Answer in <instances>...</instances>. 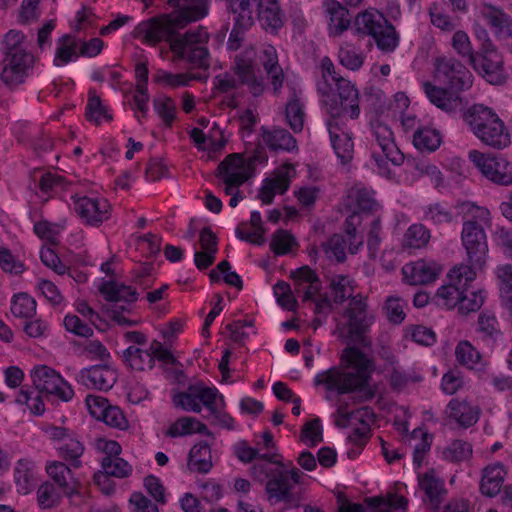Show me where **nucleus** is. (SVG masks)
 Wrapping results in <instances>:
<instances>
[{
    "mask_svg": "<svg viewBox=\"0 0 512 512\" xmlns=\"http://www.w3.org/2000/svg\"><path fill=\"white\" fill-rule=\"evenodd\" d=\"M85 115L88 121L94 122L96 125L100 124L101 117L107 121L112 120V115L108 113L107 109L103 106L100 97L93 90L89 91Z\"/></svg>",
    "mask_w": 512,
    "mask_h": 512,
    "instance_id": "37998d69",
    "label": "nucleus"
},
{
    "mask_svg": "<svg viewBox=\"0 0 512 512\" xmlns=\"http://www.w3.org/2000/svg\"><path fill=\"white\" fill-rule=\"evenodd\" d=\"M84 453V446L76 439H68L60 448L59 456L70 463L73 468H79L81 466L80 457Z\"/></svg>",
    "mask_w": 512,
    "mask_h": 512,
    "instance_id": "a18cd8bd",
    "label": "nucleus"
},
{
    "mask_svg": "<svg viewBox=\"0 0 512 512\" xmlns=\"http://www.w3.org/2000/svg\"><path fill=\"white\" fill-rule=\"evenodd\" d=\"M498 278L502 281V297L512 310V266L504 265L497 269Z\"/></svg>",
    "mask_w": 512,
    "mask_h": 512,
    "instance_id": "774afa93",
    "label": "nucleus"
},
{
    "mask_svg": "<svg viewBox=\"0 0 512 512\" xmlns=\"http://www.w3.org/2000/svg\"><path fill=\"white\" fill-rule=\"evenodd\" d=\"M327 12L330 15L329 31L332 36H340L348 30L351 24L349 10L340 2L331 0L327 2Z\"/></svg>",
    "mask_w": 512,
    "mask_h": 512,
    "instance_id": "7c9ffc66",
    "label": "nucleus"
},
{
    "mask_svg": "<svg viewBox=\"0 0 512 512\" xmlns=\"http://www.w3.org/2000/svg\"><path fill=\"white\" fill-rule=\"evenodd\" d=\"M34 388L45 397L55 395L62 401H69L74 396V391L68 385L58 372L54 369L40 365L34 367Z\"/></svg>",
    "mask_w": 512,
    "mask_h": 512,
    "instance_id": "f8f14e48",
    "label": "nucleus"
},
{
    "mask_svg": "<svg viewBox=\"0 0 512 512\" xmlns=\"http://www.w3.org/2000/svg\"><path fill=\"white\" fill-rule=\"evenodd\" d=\"M413 144L420 151L433 152L441 144L440 133L430 128L418 129L414 133Z\"/></svg>",
    "mask_w": 512,
    "mask_h": 512,
    "instance_id": "79ce46f5",
    "label": "nucleus"
},
{
    "mask_svg": "<svg viewBox=\"0 0 512 512\" xmlns=\"http://www.w3.org/2000/svg\"><path fill=\"white\" fill-rule=\"evenodd\" d=\"M80 382L88 388L109 390L116 382V374L107 363L84 368L79 373Z\"/></svg>",
    "mask_w": 512,
    "mask_h": 512,
    "instance_id": "a211bd4d",
    "label": "nucleus"
},
{
    "mask_svg": "<svg viewBox=\"0 0 512 512\" xmlns=\"http://www.w3.org/2000/svg\"><path fill=\"white\" fill-rule=\"evenodd\" d=\"M305 113L299 97L293 90L290 100L286 104V119L290 128L295 132H301L304 126Z\"/></svg>",
    "mask_w": 512,
    "mask_h": 512,
    "instance_id": "a19ab883",
    "label": "nucleus"
},
{
    "mask_svg": "<svg viewBox=\"0 0 512 512\" xmlns=\"http://www.w3.org/2000/svg\"><path fill=\"white\" fill-rule=\"evenodd\" d=\"M195 393V386L189 385L187 391L175 395L173 401L176 406H180L183 410L200 413L202 408L199 402H197Z\"/></svg>",
    "mask_w": 512,
    "mask_h": 512,
    "instance_id": "052dcab7",
    "label": "nucleus"
},
{
    "mask_svg": "<svg viewBox=\"0 0 512 512\" xmlns=\"http://www.w3.org/2000/svg\"><path fill=\"white\" fill-rule=\"evenodd\" d=\"M3 44L6 48L5 56H12L14 54H20L21 56H27L24 44V35L22 32L17 30H10L3 40Z\"/></svg>",
    "mask_w": 512,
    "mask_h": 512,
    "instance_id": "bf43d9fd",
    "label": "nucleus"
},
{
    "mask_svg": "<svg viewBox=\"0 0 512 512\" xmlns=\"http://www.w3.org/2000/svg\"><path fill=\"white\" fill-rule=\"evenodd\" d=\"M197 400H199L207 408L209 413H214L216 409L215 403L218 397V390L216 388L207 387L204 383L199 382L194 384Z\"/></svg>",
    "mask_w": 512,
    "mask_h": 512,
    "instance_id": "680f3d73",
    "label": "nucleus"
},
{
    "mask_svg": "<svg viewBox=\"0 0 512 512\" xmlns=\"http://www.w3.org/2000/svg\"><path fill=\"white\" fill-rule=\"evenodd\" d=\"M245 5H247L245 0L239 2L231 0L229 12L233 15L234 24L227 42L230 50L235 51L240 48L245 32L254 24L253 10H248Z\"/></svg>",
    "mask_w": 512,
    "mask_h": 512,
    "instance_id": "2eb2a0df",
    "label": "nucleus"
},
{
    "mask_svg": "<svg viewBox=\"0 0 512 512\" xmlns=\"http://www.w3.org/2000/svg\"><path fill=\"white\" fill-rule=\"evenodd\" d=\"M77 43L73 36L65 34L58 39V47L54 57V65L61 66L78 58Z\"/></svg>",
    "mask_w": 512,
    "mask_h": 512,
    "instance_id": "58836bf2",
    "label": "nucleus"
},
{
    "mask_svg": "<svg viewBox=\"0 0 512 512\" xmlns=\"http://www.w3.org/2000/svg\"><path fill=\"white\" fill-rule=\"evenodd\" d=\"M337 96L327 102L328 111L332 119L349 114L351 119H357L360 114L359 92L355 86L341 76H333Z\"/></svg>",
    "mask_w": 512,
    "mask_h": 512,
    "instance_id": "1a4fd4ad",
    "label": "nucleus"
},
{
    "mask_svg": "<svg viewBox=\"0 0 512 512\" xmlns=\"http://www.w3.org/2000/svg\"><path fill=\"white\" fill-rule=\"evenodd\" d=\"M468 157L490 182L500 186L512 185V162L503 155L484 154L471 150Z\"/></svg>",
    "mask_w": 512,
    "mask_h": 512,
    "instance_id": "423d86ee",
    "label": "nucleus"
},
{
    "mask_svg": "<svg viewBox=\"0 0 512 512\" xmlns=\"http://www.w3.org/2000/svg\"><path fill=\"white\" fill-rule=\"evenodd\" d=\"M470 65L491 84L500 85L506 81L503 59L496 48L476 52L475 60Z\"/></svg>",
    "mask_w": 512,
    "mask_h": 512,
    "instance_id": "4468645a",
    "label": "nucleus"
},
{
    "mask_svg": "<svg viewBox=\"0 0 512 512\" xmlns=\"http://www.w3.org/2000/svg\"><path fill=\"white\" fill-rule=\"evenodd\" d=\"M448 407L450 409V417L465 428L471 427L478 421L479 409L465 401L452 399Z\"/></svg>",
    "mask_w": 512,
    "mask_h": 512,
    "instance_id": "72a5a7b5",
    "label": "nucleus"
},
{
    "mask_svg": "<svg viewBox=\"0 0 512 512\" xmlns=\"http://www.w3.org/2000/svg\"><path fill=\"white\" fill-rule=\"evenodd\" d=\"M452 47L462 58H468L469 63L474 62L476 52H474L469 36L462 30L456 31L452 36Z\"/></svg>",
    "mask_w": 512,
    "mask_h": 512,
    "instance_id": "5fc2aeb1",
    "label": "nucleus"
},
{
    "mask_svg": "<svg viewBox=\"0 0 512 512\" xmlns=\"http://www.w3.org/2000/svg\"><path fill=\"white\" fill-rule=\"evenodd\" d=\"M342 360L353 370L329 369L316 375L315 384L324 385L327 390L337 391L339 394L358 391L363 401L373 399L375 391L368 384L371 379L372 360L356 347H347L342 354Z\"/></svg>",
    "mask_w": 512,
    "mask_h": 512,
    "instance_id": "7ed1b4c3",
    "label": "nucleus"
},
{
    "mask_svg": "<svg viewBox=\"0 0 512 512\" xmlns=\"http://www.w3.org/2000/svg\"><path fill=\"white\" fill-rule=\"evenodd\" d=\"M367 308L366 298L358 294L352 297L348 308L344 311V316L347 318L345 337L351 343L366 345L365 334L373 321V317L368 315Z\"/></svg>",
    "mask_w": 512,
    "mask_h": 512,
    "instance_id": "6e6552de",
    "label": "nucleus"
},
{
    "mask_svg": "<svg viewBox=\"0 0 512 512\" xmlns=\"http://www.w3.org/2000/svg\"><path fill=\"white\" fill-rule=\"evenodd\" d=\"M505 472L499 463L488 465L482 474L480 491L488 497L496 496L503 485Z\"/></svg>",
    "mask_w": 512,
    "mask_h": 512,
    "instance_id": "2f4dec72",
    "label": "nucleus"
},
{
    "mask_svg": "<svg viewBox=\"0 0 512 512\" xmlns=\"http://www.w3.org/2000/svg\"><path fill=\"white\" fill-rule=\"evenodd\" d=\"M328 130L337 157L343 164L350 162L354 153L351 136L339 126L335 119L328 122Z\"/></svg>",
    "mask_w": 512,
    "mask_h": 512,
    "instance_id": "393cba45",
    "label": "nucleus"
},
{
    "mask_svg": "<svg viewBox=\"0 0 512 512\" xmlns=\"http://www.w3.org/2000/svg\"><path fill=\"white\" fill-rule=\"evenodd\" d=\"M27 69V56H21L20 54L5 56L0 79L6 86L10 88L16 87L27 78Z\"/></svg>",
    "mask_w": 512,
    "mask_h": 512,
    "instance_id": "aec40b11",
    "label": "nucleus"
},
{
    "mask_svg": "<svg viewBox=\"0 0 512 512\" xmlns=\"http://www.w3.org/2000/svg\"><path fill=\"white\" fill-rule=\"evenodd\" d=\"M14 481L19 493L27 495L32 491V461L29 458H21L16 462Z\"/></svg>",
    "mask_w": 512,
    "mask_h": 512,
    "instance_id": "e433bc0d",
    "label": "nucleus"
},
{
    "mask_svg": "<svg viewBox=\"0 0 512 512\" xmlns=\"http://www.w3.org/2000/svg\"><path fill=\"white\" fill-rule=\"evenodd\" d=\"M62 495L61 489L54 483L45 481L37 490V503L42 509H52L60 504Z\"/></svg>",
    "mask_w": 512,
    "mask_h": 512,
    "instance_id": "4c0bfd02",
    "label": "nucleus"
},
{
    "mask_svg": "<svg viewBox=\"0 0 512 512\" xmlns=\"http://www.w3.org/2000/svg\"><path fill=\"white\" fill-rule=\"evenodd\" d=\"M440 272L435 263L418 260L403 266L404 279L411 285H424L434 281Z\"/></svg>",
    "mask_w": 512,
    "mask_h": 512,
    "instance_id": "4be33fe9",
    "label": "nucleus"
},
{
    "mask_svg": "<svg viewBox=\"0 0 512 512\" xmlns=\"http://www.w3.org/2000/svg\"><path fill=\"white\" fill-rule=\"evenodd\" d=\"M461 239L468 263L483 267L488 257V242L483 226L476 220L464 221Z\"/></svg>",
    "mask_w": 512,
    "mask_h": 512,
    "instance_id": "9d476101",
    "label": "nucleus"
},
{
    "mask_svg": "<svg viewBox=\"0 0 512 512\" xmlns=\"http://www.w3.org/2000/svg\"><path fill=\"white\" fill-rule=\"evenodd\" d=\"M10 310L17 318L29 319L32 315V298L24 292L14 294L11 299Z\"/></svg>",
    "mask_w": 512,
    "mask_h": 512,
    "instance_id": "8fccbe9b",
    "label": "nucleus"
},
{
    "mask_svg": "<svg viewBox=\"0 0 512 512\" xmlns=\"http://www.w3.org/2000/svg\"><path fill=\"white\" fill-rule=\"evenodd\" d=\"M188 467L199 473H208L212 468L211 449L206 442L194 445L189 452Z\"/></svg>",
    "mask_w": 512,
    "mask_h": 512,
    "instance_id": "f704fd0d",
    "label": "nucleus"
},
{
    "mask_svg": "<svg viewBox=\"0 0 512 512\" xmlns=\"http://www.w3.org/2000/svg\"><path fill=\"white\" fill-rule=\"evenodd\" d=\"M123 357L129 366L137 371H144L145 369H152L154 367V360L151 353L146 352L136 346H130L123 352Z\"/></svg>",
    "mask_w": 512,
    "mask_h": 512,
    "instance_id": "ea45409f",
    "label": "nucleus"
},
{
    "mask_svg": "<svg viewBox=\"0 0 512 512\" xmlns=\"http://www.w3.org/2000/svg\"><path fill=\"white\" fill-rule=\"evenodd\" d=\"M261 136L270 150L292 151L297 148L296 139L286 129L274 128L270 130L262 126Z\"/></svg>",
    "mask_w": 512,
    "mask_h": 512,
    "instance_id": "c85d7f7f",
    "label": "nucleus"
},
{
    "mask_svg": "<svg viewBox=\"0 0 512 512\" xmlns=\"http://www.w3.org/2000/svg\"><path fill=\"white\" fill-rule=\"evenodd\" d=\"M207 12V1L197 0L195 4L141 23L140 31L144 33V38L148 43L156 45L165 40L169 42L176 59L186 60L206 71L210 67V53L206 46L209 41V33L206 28L198 26L183 35L178 31L190 22L204 18Z\"/></svg>",
    "mask_w": 512,
    "mask_h": 512,
    "instance_id": "f257e3e1",
    "label": "nucleus"
},
{
    "mask_svg": "<svg viewBox=\"0 0 512 512\" xmlns=\"http://www.w3.org/2000/svg\"><path fill=\"white\" fill-rule=\"evenodd\" d=\"M237 238L240 240L261 246L265 243V228L263 227L261 214L253 211L249 222H241L235 230Z\"/></svg>",
    "mask_w": 512,
    "mask_h": 512,
    "instance_id": "a878e982",
    "label": "nucleus"
},
{
    "mask_svg": "<svg viewBox=\"0 0 512 512\" xmlns=\"http://www.w3.org/2000/svg\"><path fill=\"white\" fill-rule=\"evenodd\" d=\"M472 445L463 440H454L443 451V457L451 462H461L469 460L472 456Z\"/></svg>",
    "mask_w": 512,
    "mask_h": 512,
    "instance_id": "49530a36",
    "label": "nucleus"
},
{
    "mask_svg": "<svg viewBox=\"0 0 512 512\" xmlns=\"http://www.w3.org/2000/svg\"><path fill=\"white\" fill-rule=\"evenodd\" d=\"M74 200V209L78 216L87 224L99 226L102 222L109 219L110 205L105 199L89 198L86 196H72Z\"/></svg>",
    "mask_w": 512,
    "mask_h": 512,
    "instance_id": "dca6fc26",
    "label": "nucleus"
},
{
    "mask_svg": "<svg viewBox=\"0 0 512 512\" xmlns=\"http://www.w3.org/2000/svg\"><path fill=\"white\" fill-rule=\"evenodd\" d=\"M476 331L479 339L488 347H493L503 336L496 316L488 311L479 314Z\"/></svg>",
    "mask_w": 512,
    "mask_h": 512,
    "instance_id": "bb28decb",
    "label": "nucleus"
},
{
    "mask_svg": "<svg viewBox=\"0 0 512 512\" xmlns=\"http://www.w3.org/2000/svg\"><path fill=\"white\" fill-rule=\"evenodd\" d=\"M463 119L473 134L487 146L503 149L509 145L508 129L491 108L474 104L463 113Z\"/></svg>",
    "mask_w": 512,
    "mask_h": 512,
    "instance_id": "20e7f679",
    "label": "nucleus"
},
{
    "mask_svg": "<svg viewBox=\"0 0 512 512\" xmlns=\"http://www.w3.org/2000/svg\"><path fill=\"white\" fill-rule=\"evenodd\" d=\"M255 50L245 49L236 55L231 65V71L237 76L240 86H246L249 92L258 97L265 90L264 79L256 73Z\"/></svg>",
    "mask_w": 512,
    "mask_h": 512,
    "instance_id": "9b49d317",
    "label": "nucleus"
},
{
    "mask_svg": "<svg viewBox=\"0 0 512 512\" xmlns=\"http://www.w3.org/2000/svg\"><path fill=\"white\" fill-rule=\"evenodd\" d=\"M423 219L433 224L450 223L453 219L452 213L440 203L430 204L424 209Z\"/></svg>",
    "mask_w": 512,
    "mask_h": 512,
    "instance_id": "4d7b16f0",
    "label": "nucleus"
},
{
    "mask_svg": "<svg viewBox=\"0 0 512 512\" xmlns=\"http://www.w3.org/2000/svg\"><path fill=\"white\" fill-rule=\"evenodd\" d=\"M455 356L459 364L469 368H473L480 360V353L468 341H460L457 344Z\"/></svg>",
    "mask_w": 512,
    "mask_h": 512,
    "instance_id": "3c124183",
    "label": "nucleus"
},
{
    "mask_svg": "<svg viewBox=\"0 0 512 512\" xmlns=\"http://www.w3.org/2000/svg\"><path fill=\"white\" fill-rule=\"evenodd\" d=\"M300 438L302 441H310L309 446L314 447L318 442L323 440L320 420L314 418L304 424L301 430Z\"/></svg>",
    "mask_w": 512,
    "mask_h": 512,
    "instance_id": "69168bd1",
    "label": "nucleus"
},
{
    "mask_svg": "<svg viewBox=\"0 0 512 512\" xmlns=\"http://www.w3.org/2000/svg\"><path fill=\"white\" fill-rule=\"evenodd\" d=\"M216 176L225 184V193L232 196L249 179L250 174L245 172L242 156L232 153L219 163Z\"/></svg>",
    "mask_w": 512,
    "mask_h": 512,
    "instance_id": "ddd939ff",
    "label": "nucleus"
},
{
    "mask_svg": "<svg viewBox=\"0 0 512 512\" xmlns=\"http://www.w3.org/2000/svg\"><path fill=\"white\" fill-rule=\"evenodd\" d=\"M45 470L56 487L61 489L62 493L68 498L80 493L82 487L80 481L76 479L71 468L61 461H53L46 465Z\"/></svg>",
    "mask_w": 512,
    "mask_h": 512,
    "instance_id": "f3484780",
    "label": "nucleus"
},
{
    "mask_svg": "<svg viewBox=\"0 0 512 512\" xmlns=\"http://www.w3.org/2000/svg\"><path fill=\"white\" fill-rule=\"evenodd\" d=\"M430 239V231L422 224L411 225L405 233V241L408 247L422 248Z\"/></svg>",
    "mask_w": 512,
    "mask_h": 512,
    "instance_id": "603ef678",
    "label": "nucleus"
},
{
    "mask_svg": "<svg viewBox=\"0 0 512 512\" xmlns=\"http://www.w3.org/2000/svg\"><path fill=\"white\" fill-rule=\"evenodd\" d=\"M435 78L453 92L468 90L473 84L471 72L453 57H439L435 60Z\"/></svg>",
    "mask_w": 512,
    "mask_h": 512,
    "instance_id": "0eeeda50",
    "label": "nucleus"
},
{
    "mask_svg": "<svg viewBox=\"0 0 512 512\" xmlns=\"http://www.w3.org/2000/svg\"><path fill=\"white\" fill-rule=\"evenodd\" d=\"M62 180L63 178L61 176L50 172L42 174L39 179L40 194H38V197L42 199L43 203L47 202L52 197L54 188L58 186Z\"/></svg>",
    "mask_w": 512,
    "mask_h": 512,
    "instance_id": "e2e57ef3",
    "label": "nucleus"
},
{
    "mask_svg": "<svg viewBox=\"0 0 512 512\" xmlns=\"http://www.w3.org/2000/svg\"><path fill=\"white\" fill-rule=\"evenodd\" d=\"M296 244L295 238L288 231L279 229L271 239L270 248L276 255H284L291 251Z\"/></svg>",
    "mask_w": 512,
    "mask_h": 512,
    "instance_id": "864d4df0",
    "label": "nucleus"
},
{
    "mask_svg": "<svg viewBox=\"0 0 512 512\" xmlns=\"http://www.w3.org/2000/svg\"><path fill=\"white\" fill-rule=\"evenodd\" d=\"M376 508L375 512H391L393 510H405L408 500L404 496L392 495L387 501L374 498L371 500Z\"/></svg>",
    "mask_w": 512,
    "mask_h": 512,
    "instance_id": "338daca9",
    "label": "nucleus"
},
{
    "mask_svg": "<svg viewBox=\"0 0 512 512\" xmlns=\"http://www.w3.org/2000/svg\"><path fill=\"white\" fill-rule=\"evenodd\" d=\"M99 292L106 302H130L137 301L138 293L131 286L116 281H106L99 287Z\"/></svg>",
    "mask_w": 512,
    "mask_h": 512,
    "instance_id": "c756f323",
    "label": "nucleus"
},
{
    "mask_svg": "<svg viewBox=\"0 0 512 512\" xmlns=\"http://www.w3.org/2000/svg\"><path fill=\"white\" fill-rule=\"evenodd\" d=\"M290 168V164L282 166L275 171L274 177L264 179L258 195L263 204H271L276 192L284 194L289 189L290 179L287 170Z\"/></svg>",
    "mask_w": 512,
    "mask_h": 512,
    "instance_id": "5701e85b",
    "label": "nucleus"
},
{
    "mask_svg": "<svg viewBox=\"0 0 512 512\" xmlns=\"http://www.w3.org/2000/svg\"><path fill=\"white\" fill-rule=\"evenodd\" d=\"M237 458L244 463H251V477L265 483L267 499L271 503H284L289 508H297L302 501L301 492H295L294 486L302 484L303 472L291 461L284 463L278 454H259L258 450L241 441L235 448Z\"/></svg>",
    "mask_w": 512,
    "mask_h": 512,
    "instance_id": "f03ea898",
    "label": "nucleus"
},
{
    "mask_svg": "<svg viewBox=\"0 0 512 512\" xmlns=\"http://www.w3.org/2000/svg\"><path fill=\"white\" fill-rule=\"evenodd\" d=\"M102 468L104 470V475H102L103 478H106L107 476L125 478L132 472L131 465L120 457H104L102 459Z\"/></svg>",
    "mask_w": 512,
    "mask_h": 512,
    "instance_id": "c03bdc74",
    "label": "nucleus"
},
{
    "mask_svg": "<svg viewBox=\"0 0 512 512\" xmlns=\"http://www.w3.org/2000/svg\"><path fill=\"white\" fill-rule=\"evenodd\" d=\"M291 277L295 281V291H303L302 301H313L315 295H320L321 282L314 270L309 266H302L291 272Z\"/></svg>",
    "mask_w": 512,
    "mask_h": 512,
    "instance_id": "412c9836",
    "label": "nucleus"
},
{
    "mask_svg": "<svg viewBox=\"0 0 512 512\" xmlns=\"http://www.w3.org/2000/svg\"><path fill=\"white\" fill-rule=\"evenodd\" d=\"M261 62L268 78L271 80L274 92L278 94L283 86L284 72L278 63L276 50L271 46L264 49Z\"/></svg>",
    "mask_w": 512,
    "mask_h": 512,
    "instance_id": "473e14b6",
    "label": "nucleus"
},
{
    "mask_svg": "<svg viewBox=\"0 0 512 512\" xmlns=\"http://www.w3.org/2000/svg\"><path fill=\"white\" fill-rule=\"evenodd\" d=\"M154 108L167 127H171L175 120L176 104L170 97L156 98Z\"/></svg>",
    "mask_w": 512,
    "mask_h": 512,
    "instance_id": "13d9d810",
    "label": "nucleus"
},
{
    "mask_svg": "<svg viewBox=\"0 0 512 512\" xmlns=\"http://www.w3.org/2000/svg\"><path fill=\"white\" fill-rule=\"evenodd\" d=\"M481 14L499 39L507 40L512 37V18L501 8L484 4Z\"/></svg>",
    "mask_w": 512,
    "mask_h": 512,
    "instance_id": "b1692460",
    "label": "nucleus"
},
{
    "mask_svg": "<svg viewBox=\"0 0 512 512\" xmlns=\"http://www.w3.org/2000/svg\"><path fill=\"white\" fill-rule=\"evenodd\" d=\"M419 485L428 496L432 509L437 510L447 493L442 481L429 473H425L419 478Z\"/></svg>",
    "mask_w": 512,
    "mask_h": 512,
    "instance_id": "c9c22d12",
    "label": "nucleus"
},
{
    "mask_svg": "<svg viewBox=\"0 0 512 512\" xmlns=\"http://www.w3.org/2000/svg\"><path fill=\"white\" fill-rule=\"evenodd\" d=\"M423 89L430 102L439 109L447 113L462 110L463 98L460 95L448 91L447 88L435 86L428 81L423 83Z\"/></svg>",
    "mask_w": 512,
    "mask_h": 512,
    "instance_id": "6ab92c4d",
    "label": "nucleus"
},
{
    "mask_svg": "<svg viewBox=\"0 0 512 512\" xmlns=\"http://www.w3.org/2000/svg\"><path fill=\"white\" fill-rule=\"evenodd\" d=\"M460 286L451 281L450 284L441 286L437 290V297L441 300V305L447 309H452L458 306L460 296L462 294Z\"/></svg>",
    "mask_w": 512,
    "mask_h": 512,
    "instance_id": "6e6d98bb",
    "label": "nucleus"
},
{
    "mask_svg": "<svg viewBox=\"0 0 512 512\" xmlns=\"http://www.w3.org/2000/svg\"><path fill=\"white\" fill-rule=\"evenodd\" d=\"M374 135L385 157L395 165L403 162L404 156L394 142L392 130L384 124L374 126Z\"/></svg>",
    "mask_w": 512,
    "mask_h": 512,
    "instance_id": "cd10ccee",
    "label": "nucleus"
},
{
    "mask_svg": "<svg viewBox=\"0 0 512 512\" xmlns=\"http://www.w3.org/2000/svg\"><path fill=\"white\" fill-rule=\"evenodd\" d=\"M387 319L393 324H400L405 319L404 304L397 297H389L383 307Z\"/></svg>",
    "mask_w": 512,
    "mask_h": 512,
    "instance_id": "0e129e2a",
    "label": "nucleus"
},
{
    "mask_svg": "<svg viewBox=\"0 0 512 512\" xmlns=\"http://www.w3.org/2000/svg\"><path fill=\"white\" fill-rule=\"evenodd\" d=\"M355 25L359 33L371 36L381 51L392 52L398 46L399 35L395 27L379 12L358 14Z\"/></svg>",
    "mask_w": 512,
    "mask_h": 512,
    "instance_id": "39448f33",
    "label": "nucleus"
},
{
    "mask_svg": "<svg viewBox=\"0 0 512 512\" xmlns=\"http://www.w3.org/2000/svg\"><path fill=\"white\" fill-rule=\"evenodd\" d=\"M330 288L334 293L333 302L342 304L347 298L352 299L353 287L350 286V279L345 275H336L330 281Z\"/></svg>",
    "mask_w": 512,
    "mask_h": 512,
    "instance_id": "09e8293b",
    "label": "nucleus"
},
{
    "mask_svg": "<svg viewBox=\"0 0 512 512\" xmlns=\"http://www.w3.org/2000/svg\"><path fill=\"white\" fill-rule=\"evenodd\" d=\"M462 294L458 303V310L461 314H468L477 311L484 303V296L481 291L462 289Z\"/></svg>",
    "mask_w": 512,
    "mask_h": 512,
    "instance_id": "de8ad7c7",
    "label": "nucleus"
}]
</instances>
